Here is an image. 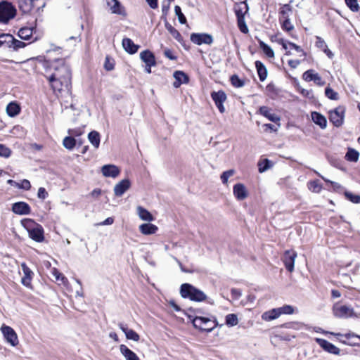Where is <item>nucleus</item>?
<instances>
[{
    "label": "nucleus",
    "mask_w": 360,
    "mask_h": 360,
    "mask_svg": "<svg viewBox=\"0 0 360 360\" xmlns=\"http://www.w3.org/2000/svg\"><path fill=\"white\" fill-rule=\"evenodd\" d=\"M192 323L195 328L207 332L212 331L217 326L214 321L207 317L198 316L192 320Z\"/></svg>",
    "instance_id": "3"
},
{
    "label": "nucleus",
    "mask_w": 360,
    "mask_h": 360,
    "mask_svg": "<svg viewBox=\"0 0 360 360\" xmlns=\"http://www.w3.org/2000/svg\"><path fill=\"white\" fill-rule=\"evenodd\" d=\"M359 152L354 149L349 148L345 155V158L348 161L356 162L359 158Z\"/></svg>",
    "instance_id": "40"
},
{
    "label": "nucleus",
    "mask_w": 360,
    "mask_h": 360,
    "mask_svg": "<svg viewBox=\"0 0 360 360\" xmlns=\"http://www.w3.org/2000/svg\"><path fill=\"white\" fill-rule=\"evenodd\" d=\"M165 27L167 30L172 35L176 40L179 41L181 38L180 33L174 27H172L168 22H165Z\"/></svg>",
    "instance_id": "43"
},
{
    "label": "nucleus",
    "mask_w": 360,
    "mask_h": 360,
    "mask_svg": "<svg viewBox=\"0 0 360 360\" xmlns=\"http://www.w3.org/2000/svg\"><path fill=\"white\" fill-rule=\"evenodd\" d=\"M296 257L297 253L292 250H286L284 252L282 259L285 268L290 272H292L294 271V264Z\"/></svg>",
    "instance_id": "11"
},
{
    "label": "nucleus",
    "mask_w": 360,
    "mask_h": 360,
    "mask_svg": "<svg viewBox=\"0 0 360 360\" xmlns=\"http://www.w3.org/2000/svg\"><path fill=\"white\" fill-rule=\"evenodd\" d=\"M22 269L23 273L25 274L24 276L32 277V275L33 274V273L30 270V269L27 266V265L25 264H22Z\"/></svg>",
    "instance_id": "61"
},
{
    "label": "nucleus",
    "mask_w": 360,
    "mask_h": 360,
    "mask_svg": "<svg viewBox=\"0 0 360 360\" xmlns=\"http://www.w3.org/2000/svg\"><path fill=\"white\" fill-rule=\"evenodd\" d=\"M119 328L125 334L127 339L138 342L140 339L139 335L132 329H129L123 323H119Z\"/></svg>",
    "instance_id": "20"
},
{
    "label": "nucleus",
    "mask_w": 360,
    "mask_h": 360,
    "mask_svg": "<svg viewBox=\"0 0 360 360\" xmlns=\"http://www.w3.org/2000/svg\"><path fill=\"white\" fill-rule=\"evenodd\" d=\"M11 150L3 144H0V156L8 158L11 155Z\"/></svg>",
    "instance_id": "56"
},
{
    "label": "nucleus",
    "mask_w": 360,
    "mask_h": 360,
    "mask_svg": "<svg viewBox=\"0 0 360 360\" xmlns=\"http://www.w3.org/2000/svg\"><path fill=\"white\" fill-rule=\"evenodd\" d=\"M33 28L32 27H22L18 31V37L24 40H28L32 36Z\"/></svg>",
    "instance_id": "36"
},
{
    "label": "nucleus",
    "mask_w": 360,
    "mask_h": 360,
    "mask_svg": "<svg viewBox=\"0 0 360 360\" xmlns=\"http://www.w3.org/2000/svg\"><path fill=\"white\" fill-rule=\"evenodd\" d=\"M122 46L124 49L130 54L136 53L139 48V46L135 44L129 38H124L122 39Z\"/></svg>",
    "instance_id": "21"
},
{
    "label": "nucleus",
    "mask_w": 360,
    "mask_h": 360,
    "mask_svg": "<svg viewBox=\"0 0 360 360\" xmlns=\"http://www.w3.org/2000/svg\"><path fill=\"white\" fill-rule=\"evenodd\" d=\"M233 192L234 196L238 200H243L245 199L248 195V192L246 187L243 184H237L233 186Z\"/></svg>",
    "instance_id": "17"
},
{
    "label": "nucleus",
    "mask_w": 360,
    "mask_h": 360,
    "mask_svg": "<svg viewBox=\"0 0 360 360\" xmlns=\"http://www.w3.org/2000/svg\"><path fill=\"white\" fill-rule=\"evenodd\" d=\"M120 350L126 360H140L139 356L124 345L120 346Z\"/></svg>",
    "instance_id": "25"
},
{
    "label": "nucleus",
    "mask_w": 360,
    "mask_h": 360,
    "mask_svg": "<svg viewBox=\"0 0 360 360\" xmlns=\"http://www.w3.org/2000/svg\"><path fill=\"white\" fill-rule=\"evenodd\" d=\"M311 119L313 122L317 125L320 126L321 129H325L327 125L326 117L317 112H311Z\"/></svg>",
    "instance_id": "28"
},
{
    "label": "nucleus",
    "mask_w": 360,
    "mask_h": 360,
    "mask_svg": "<svg viewBox=\"0 0 360 360\" xmlns=\"http://www.w3.org/2000/svg\"><path fill=\"white\" fill-rule=\"evenodd\" d=\"M333 315L340 319H347L354 316L353 308L343 304L341 302H336L333 307Z\"/></svg>",
    "instance_id": "4"
},
{
    "label": "nucleus",
    "mask_w": 360,
    "mask_h": 360,
    "mask_svg": "<svg viewBox=\"0 0 360 360\" xmlns=\"http://www.w3.org/2000/svg\"><path fill=\"white\" fill-rule=\"evenodd\" d=\"M174 77L175 82L173 86L175 88H179L182 84H187L189 81L188 76L183 71L177 70L174 72Z\"/></svg>",
    "instance_id": "18"
},
{
    "label": "nucleus",
    "mask_w": 360,
    "mask_h": 360,
    "mask_svg": "<svg viewBox=\"0 0 360 360\" xmlns=\"http://www.w3.org/2000/svg\"><path fill=\"white\" fill-rule=\"evenodd\" d=\"M35 0H18V6L23 13H29L34 8Z\"/></svg>",
    "instance_id": "26"
},
{
    "label": "nucleus",
    "mask_w": 360,
    "mask_h": 360,
    "mask_svg": "<svg viewBox=\"0 0 360 360\" xmlns=\"http://www.w3.org/2000/svg\"><path fill=\"white\" fill-rule=\"evenodd\" d=\"M288 63L291 68L295 69L300 64V61L299 60H290Z\"/></svg>",
    "instance_id": "64"
},
{
    "label": "nucleus",
    "mask_w": 360,
    "mask_h": 360,
    "mask_svg": "<svg viewBox=\"0 0 360 360\" xmlns=\"http://www.w3.org/2000/svg\"><path fill=\"white\" fill-rule=\"evenodd\" d=\"M131 186V182L128 179H123L114 187V193L116 196H122Z\"/></svg>",
    "instance_id": "15"
},
{
    "label": "nucleus",
    "mask_w": 360,
    "mask_h": 360,
    "mask_svg": "<svg viewBox=\"0 0 360 360\" xmlns=\"http://www.w3.org/2000/svg\"><path fill=\"white\" fill-rule=\"evenodd\" d=\"M114 222V219L112 217H108L103 221H101L97 224V226H105V225H111Z\"/></svg>",
    "instance_id": "63"
},
{
    "label": "nucleus",
    "mask_w": 360,
    "mask_h": 360,
    "mask_svg": "<svg viewBox=\"0 0 360 360\" xmlns=\"http://www.w3.org/2000/svg\"><path fill=\"white\" fill-rule=\"evenodd\" d=\"M20 112V107L15 102H11L6 106V112L9 117H15Z\"/></svg>",
    "instance_id": "33"
},
{
    "label": "nucleus",
    "mask_w": 360,
    "mask_h": 360,
    "mask_svg": "<svg viewBox=\"0 0 360 360\" xmlns=\"http://www.w3.org/2000/svg\"><path fill=\"white\" fill-rule=\"evenodd\" d=\"M325 95L327 98L330 100L337 101L339 99V95L338 92L335 91L330 87L328 86L325 89Z\"/></svg>",
    "instance_id": "48"
},
{
    "label": "nucleus",
    "mask_w": 360,
    "mask_h": 360,
    "mask_svg": "<svg viewBox=\"0 0 360 360\" xmlns=\"http://www.w3.org/2000/svg\"><path fill=\"white\" fill-rule=\"evenodd\" d=\"M230 81L231 84L236 88H240L245 85V82L240 79L237 75H232L230 78Z\"/></svg>",
    "instance_id": "44"
},
{
    "label": "nucleus",
    "mask_w": 360,
    "mask_h": 360,
    "mask_svg": "<svg viewBox=\"0 0 360 360\" xmlns=\"http://www.w3.org/2000/svg\"><path fill=\"white\" fill-rule=\"evenodd\" d=\"M26 44L25 42L15 39L13 37V44L11 46V48H13V50H18L19 49L24 48Z\"/></svg>",
    "instance_id": "57"
},
{
    "label": "nucleus",
    "mask_w": 360,
    "mask_h": 360,
    "mask_svg": "<svg viewBox=\"0 0 360 360\" xmlns=\"http://www.w3.org/2000/svg\"><path fill=\"white\" fill-rule=\"evenodd\" d=\"M158 228L156 225L147 223L139 226V231L144 235H151L156 233Z\"/></svg>",
    "instance_id": "27"
},
{
    "label": "nucleus",
    "mask_w": 360,
    "mask_h": 360,
    "mask_svg": "<svg viewBox=\"0 0 360 360\" xmlns=\"http://www.w3.org/2000/svg\"><path fill=\"white\" fill-rule=\"evenodd\" d=\"M283 22L282 23V28L284 30H286L287 32H290L294 29V26L290 21V18H283L281 20Z\"/></svg>",
    "instance_id": "52"
},
{
    "label": "nucleus",
    "mask_w": 360,
    "mask_h": 360,
    "mask_svg": "<svg viewBox=\"0 0 360 360\" xmlns=\"http://www.w3.org/2000/svg\"><path fill=\"white\" fill-rule=\"evenodd\" d=\"M302 79L306 82L314 81L319 86H323L325 84V82L321 76L313 70H308L304 72L302 75Z\"/></svg>",
    "instance_id": "12"
},
{
    "label": "nucleus",
    "mask_w": 360,
    "mask_h": 360,
    "mask_svg": "<svg viewBox=\"0 0 360 360\" xmlns=\"http://www.w3.org/2000/svg\"><path fill=\"white\" fill-rule=\"evenodd\" d=\"M53 72L46 75L45 77L49 82L54 92L69 93L71 89V70L64 59H57L51 65Z\"/></svg>",
    "instance_id": "1"
},
{
    "label": "nucleus",
    "mask_w": 360,
    "mask_h": 360,
    "mask_svg": "<svg viewBox=\"0 0 360 360\" xmlns=\"http://www.w3.org/2000/svg\"><path fill=\"white\" fill-rule=\"evenodd\" d=\"M211 97L219 112L221 113H224L225 112L224 103L226 101L227 98L225 92L223 91H213L211 93Z\"/></svg>",
    "instance_id": "9"
},
{
    "label": "nucleus",
    "mask_w": 360,
    "mask_h": 360,
    "mask_svg": "<svg viewBox=\"0 0 360 360\" xmlns=\"http://www.w3.org/2000/svg\"><path fill=\"white\" fill-rule=\"evenodd\" d=\"M255 68L257 71V74L260 81H264L267 77V70L264 65L259 60L255 62Z\"/></svg>",
    "instance_id": "29"
},
{
    "label": "nucleus",
    "mask_w": 360,
    "mask_h": 360,
    "mask_svg": "<svg viewBox=\"0 0 360 360\" xmlns=\"http://www.w3.org/2000/svg\"><path fill=\"white\" fill-rule=\"evenodd\" d=\"M315 340L325 351L333 354H338L340 353V349L326 340L316 338Z\"/></svg>",
    "instance_id": "13"
},
{
    "label": "nucleus",
    "mask_w": 360,
    "mask_h": 360,
    "mask_svg": "<svg viewBox=\"0 0 360 360\" xmlns=\"http://www.w3.org/2000/svg\"><path fill=\"white\" fill-rule=\"evenodd\" d=\"M191 41L197 45L202 44L210 45L213 42V37L206 33H193L191 35Z\"/></svg>",
    "instance_id": "8"
},
{
    "label": "nucleus",
    "mask_w": 360,
    "mask_h": 360,
    "mask_svg": "<svg viewBox=\"0 0 360 360\" xmlns=\"http://www.w3.org/2000/svg\"><path fill=\"white\" fill-rule=\"evenodd\" d=\"M273 166L272 162L268 159H264L258 162V170L263 173Z\"/></svg>",
    "instance_id": "38"
},
{
    "label": "nucleus",
    "mask_w": 360,
    "mask_h": 360,
    "mask_svg": "<svg viewBox=\"0 0 360 360\" xmlns=\"http://www.w3.org/2000/svg\"><path fill=\"white\" fill-rule=\"evenodd\" d=\"M259 112L268 118L270 121H272L274 122H278L280 120V118L274 113L271 112V110L266 106H262L259 108Z\"/></svg>",
    "instance_id": "30"
},
{
    "label": "nucleus",
    "mask_w": 360,
    "mask_h": 360,
    "mask_svg": "<svg viewBox=\"0 0 360 360\" xmlns=\"http://www.w3.org/2000/svg\"><path fill=\"white\" fill-rule=\"evenodd\" d=\"M13 44V36L10 34H0V47L5 46L11 48Z\"/></svg>",
    "instance_id": "35"
},
{
    "label": "nucleus",
    "mask_w": 360,
    "mask_h": 360,
    "mask_svg": "<svg viewBox=\"0 0 360 360\" xmlns=\"http://www.w3.org/2000/svg\"><path fill=\"white\" fill-rule=\"evenodd\" d=\"M278 309L280 316L282 314H292L297 311V309H295L294 307L288 304H285L281 307H278Z\"/></svg>",
    "instance_id": "39"
},
{
    "label": "nucleus",
    "mask_w": 360,
    "mask_h": 360,
    "mask_svg": "<svg viewBox=\"0 0 360 360\" xmlns=\"http://www.w3.org/2000/svg\"><path fill=\"white\" fill-rule=\"evenodd\" d=\"M136 210L137 214L141 219L147 221H152L154 220L153 216L146 209L141 206H138Z\"/></svg>",
    "instance_id": "31"
},
{
    "label": "nucleus",
    "mask_w": 360,
    "mask_h": 360,
    "mask_svg": "<svg viewBox=\"0 0 360 360\" xmlns=\"http://www.w3.org/2000/svg\"><path fill=\"white\" fill-rule=\"evenodd\" d=\"M102 174L105 177H117L120 171V169L114 165H105L101 168Z\"/></svg>",
    "instance_id": "16"
},
{
    "label": "nucleus",
    "mask_w": 360,
    "mask_h": 360,
    "mask_svg": "<svg viewBox=\"0 0 360 360\" xmlns=\"http://www.w3.org/2000/svg\"><path fill=\"white\" fill-rule=\"evenodd\" d=\"M30 237L36 242L41 243L44 240V230L41 226L37 225L36 227L29 231Z\"/></svg>",
    "instance_id": "19"
},
{
    "label": "nucleus",
    "mask_w": 360,
    "mask_h": 360,
    "mask_svg": "<svg viewBox=\"0 0 360 360\" xmlns=\"http://www.w3.org/2000/svg\"><path fill=\"white\" fill-rule=\"evenodd\" d=\"M308 188L310 191H311L314 193H319L322 189V186L320 185L319 181L318 180L309 182Z\"/></svg>",
    "instance_id": "47"
},
{
    "label": "nucleus",
    "mask_w": 360,
    "mask_h": 360,
    "mask_svg": "<svg viewBox=\"0 0 360 360\" xmlns=\"http://www.w3.org/2000/svg\"><path fill=\"white\" fill-rule=\"evenodd\" d=\"M238 323V319L236 314H229L226 316V324L229 326H235Z\"/></svg>",
    "instance_id": "45"
},
{
    "label": "nucleus",
    "mask_w": 360,
    "mask_h": 360,
    "mask_svg": "<svg viewBox=\"0 0 360 360\" xmlns=\"http://www.w3.org/2000/svg\"><path fill=\"white\" fill-rule=\"evenodd\" d=\"M76 143V140L72 136H66L63 141V146L68 150H72Z\"/></svg>",
    "instance_id": "41"
},
{
    "label": "nucleus",
    "mask_w": 360,
    "mask_h": 360,
    "mask_svg": "<svg viewBox=\"0 0 360 360\" xmlns=\"http://www.w3.org/2000/svg\"><path fill=\"white\" fill-rule=\"evenodd\" d=\"M336 335L342 336L344 338L342 342L349 345H355L358 344V341L360 340V336L353 333H346L344 335L338 333Z\"/></svg>",
    "instance_id": "24"
},
{
    "label": "nucleus",
    "mask_w": 360,
    "mask_h": 360,
    "mask_svg": "<svg viewBox=\"0 0 360 360\" xmlns=\"http://www.w3.org/2000/svg\"><path fill=\"white\" fill-rule=\"evenodd\" d=\"M103 1L108 7L111 13L117 14L122 17H126L127 15L125 8L118 0H103Z\"/></svg>",
    "instance_id": "6"
},
{
    "label": "nucleus",
    "mask_w": 360,
    "mask_h": 360,
    "mask_svg": "<svg viewBox=\"0 0 360 360\" xmlns=\"http://www.w3.org/2000/svg\"><path fill=\"white\" fill-rule=\"evenodd\" d=\"M259 44L260 49L263 51V52L266 54L267 57L270 58H274V52L269 45H267L266 43L261 40L259 41Z\"/></svg>",
    "instance_id": "37"
},
{
    "label": "nucleus",
    "mask_w": 360,
    "mask_h": 360,
    "mask_svg": "<svg viewBox=\"0 0 360 360\" xmlns=\"http://www.w3.org/2000/svg\"><path fill=\"white\" fill-rule=\"evenodd\" d=\"M174 12H175V14L178 17V20H179V22L181 24H186V18L185 15L183 14V13L181 12V9L180 6H175Z\"/></svg>",
    "instance_id": "50"
},
{
    "label": "nucleus",
    "mask_w": 360,
    "mask_h": 360,
    "mask_svg": "<svg viewBox=\"0 0 360 360\" xmlns=\"http://www.w3.org/2000/svg\"><path fill=\"white\" fill-rule=\"evenodd\" d=\"M279 316L280 314L278 308H274L263 313L262 315V319L266 321H271L278 319Z\"/></svg>",
    "instance_id": "32"
},
{
    "label": "nucleus",
    "mask_w": 360,
    "mask_h": 360,
    "mask_svg": "<svg viewBox=\"0 0 360 360\" xmlns=\"http://www.w3.org/2000/svg\"><path fill=\"white\" fill-rule=\"evenodd\" d=\"M180 293L182 297L188 298L195 302H202L207 299V295L200 290L189 283L181 285Z\"/></svg>",
    "instance_id": "2"
},
{
    "label": "nucleus",
    "mask_w": 360,
    "mask_h": 360,
    "mask_svg": "<svg viewBox=\"0 0 360 360\" xmlns=\"http://www.w3.org/2000/svg\"><path fill=\"white\" fill-rule=\"evenodd\" d=\"M140 58L146 65H155V58L154 54L149 50H145L140 53Z\"/></svg>",
    "instance_id": "22"
},
{
    "label": "nucleus",
    "mask_w": 360,
    "mask_h": 360,
    "mask_svg": "<svg viewBox=\"0 0 360 360\" xmlns=\"http://www.w3.org/2000/svg\"><path fill=\"white\" fill-rule=\"evenodd\" d=\"M345 197L349 200L351 202L354 203H359L360 202V195H353L349 192L345 193Z\"/></svg>",
    "instance_id": "54"
},
{
    "label": "nucleus",
    "mask_w": 360,
    "mask_h": 360,
    "mask_svg": "<svg viewBox=\"0 0 360 360\" xmlns=\"http://www.w3.org/2000/svg\"><path fill=\"white\" fill-rule=\"evenodd\" d=\"M237 23H238V27L241 32H243L244 34H246L248 32L249 30L245 23V18H237Z\"/></svg>",
    "instance_id": "49"
},
{
    "label": "nucleus",
    "mask_w": 360,
    "mask_h": 360,
    "mask_svg": "<svg viewBox=\"0 0 360 360\" xmlns=\"http://www.w3.org/2000/svg\"><path fill=\"white\" fill-rule=\"evenodd\" d=\"M16 185L24 190L28 191L31 188L30 182L27 179H23L20 184H16Z\"/></svg>",
    "instance_id": "58"
},
{
    "label": "nucleus",
    "mask_w": 360,
    "mask_h": 360,
    "mask_svg": "<svg viewBox=\"0 0 360 360\" xmlns=\"http://www.w3.org/2000/svg\"><path fill=\"white\" fill-rule=\"evenodd\" d=\"M12 211L17 214L26 215L30 213L31 209L27 203L25 202H18L13 204Z\"/></svg>",
    "instance_id": "14"
},
{
    "label": "nucleus",
    "mask_w": 360,
    "mask_h": 360,
    "mask_svg": "<svg viewBox=\"0 0 360 360\" xmlns=\"http://www.w3.org/2000/svg\"><path fill=\"white\" fill-rule=\"evenodd\" d=\"M1 330L6 341L12 346H17L19 343L18 338L15 330L10 326L3 325Z\"/></svg>",
    "instance_id": "7"
},
{
    "label": "nucleus",
    "mask_w": 360,
    "mask_h": 360,
    "mask_svg": "<svg viewBox=\"0 0 360 360\" xmlns=\"http://www.w3.org/2000/svg\"><path fill=\"white\" fill-rule=\"evenodd\" d=\"M347 6L350 8L352 11H359V4L357 0H345Z\"/></svg>",
    "instance_id": "53"
},
{
    "label": "nucleus",
    "mask_w": 360,
    "mask_h": 360,
    "mask_svg": "<svg viewBox=\"0 0 360 360\" xmlns=\"http://www.w3.org/2000/svg\"><path fill=\"white\" fill-rule=\"evenodd\" d=\"M344 113V108L339 106L330 112L329 120L335 127H340L343 123Z\"/></svg>",
    "instance_id": "10"
},
{
    "label": "nucleus",
    "mask_w": 360,
    "mask_h": 360,
    "mask_svg": "<svg viewBox=\"0 0 360 360\" xmlns=\"http://www.w3.org/2000/svg\"><path fill=\"white\" fill-rule=\"evenodd\" d=\"M288 44L290 46H291L292 48L295 49L297 52L302 53L304 56H306V53L304 51V50L300 46H298L292 42H290V41H288Z\"/></svg>",
    "instance_id": "62"
},
{
    "label": "nucleus",
    "mask_w": 360,
    "mask_h": 360,
    "mask_svg": "<svg viewBox=\"0 0 360 360\" xmlns=\"http://www.w3.org/2000/svg\"><path fill=\"white\" fill-rule=\"evenodd\" d=\"M51 273L53 277L55 278L56 281L58 282L60 281L62 283L65 284V282L68 281L67 278L63 276V274L59 272V271L56 268H53L51 270Z\"/></svg>",
    "instance_id": "46"
},
{
    "label": "nucleus",
    "mask_w": 360,
    "mask_h": 360,
    "mask_svg": "<svg viewBox=\"0 0 360 360\" xmlns=\"http://www.w3.org/2000/svg\"><path fill=\"white\" fill-rule=\"evenodd\" d=\"M316 46L323 51L328 47L325 41L321 37L318 36L316 37Z\"/></svg>",
    "instance_id": "55"
},
{
    "label": "nucleus",
    "mask_w": 360,
    "mask_h": 360,
    "mask_svg": "<svg viewBox=\"0 0 360 360\" xmlns=\"http://www.w3.org/2000/svg\"><path fill=\"white\" fill-rule=\"evenodd\" d=\"M292 13V7L289 4H284L280 11V20L283 18H289L290 13Z\"/></svg>",
    "instance_id": "42"
},
{
    "label": "nucleus",
    "mask_w": 360,
    "mask_h": 360,
    "mask_svg": "<svg viewBox=\"0 0 360 360\" xmlns=\"http://www.w3.org/2000/svg\"><path fill=\"white\" fill-rule=\"evenodd\" d=\"M234 11L237 18H245V15L248 11V6L245 1L236 4Z\"/></svg>",
    "instance_id": "23"
},
{
    "label": "nucleus",
    "mask_w": 360,
    "mask_h": 360,
    "mask_svg": "<svg viewBox=\"0 0 360 360\" xmlns=\"http://www.w3.org/2000/svg\"><path fill=\"white\" fill-rule=\"evenodd\" d=\"M37 196L39 198L44 200L48 196V193L43 187H40L38 190Z\"/></svg>",
    "instance_id": "59"
},
{
    "label": "nucleus",
    "mask_w": 360,
    "mask_h": 360,
    "mask_svg": "<svg viewBox=\"0 0 360 360\" xmlns=\"http://www.w3.org/2000/svg\"><path fill=\"white\" fill-rule=\"evenodd\" d=\"M234 174H235L234 169H229V170L224 172L220 176L222 183L224 184H227L229 178L232 176Z\"/></svg>",
    "instance_id": "51"
},
{
    "label": "nucleus",
    "mask_w": 360,
    "mask_h": 360,
    "mask_svg": "<svg viewBox=\"0 0 360 360\" xmlns=\"http://www.w3.org/2000/svg\"><path fill=\"white\" fill-rule=\"evenodd\" d=\"M232 297L235 300H238L242 295L240 290L233 288L231 290Z\"/></svg>",
    "instance_id": "60"
},
{
    "label": "nucleus",
    "mask_w": 360,
    "mask_h": 360,
    "mask_svg": "<svg viewBox=\"0 0 360 360\" xmlns=\"http://www.w3.org/2000/svg\"><path fill=\"white\" fill-rule=\"evenodd\" d=\"M88 139L96 149L98 148L100 146L101 136L98 131H92L89 133Z\"/></svg>",
    "instance_id": "34"
},
{
    "label": "nucleus",
    "mask_w": 360,
    "mask_h": 360,
    "mask_svg": "<svg viewBox=\"0 0 360 360\" xmlns=\"http://www.w3.org/2000/svg\"><path fill=\"white\" fill-rule=\"evenodd\" d=\"M16 10L11 4L8 2L0 3V22L7 23L15 15Z\"/></svg>",
    "instance_id": "5"
}]
</instances>
